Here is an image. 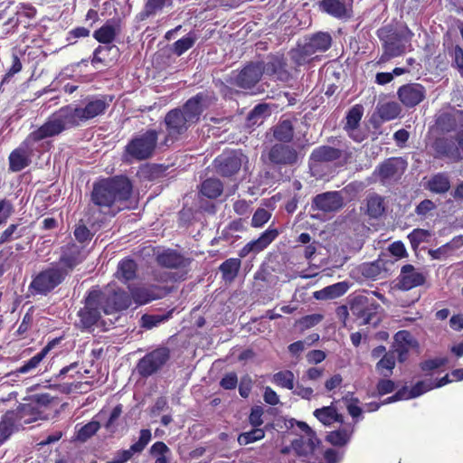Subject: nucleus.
Returning <instances> with one entry per match:
<instances>
[{"label": "nucleus", "instance_id": "obj_1", "mask_svg": "<svg viewBox=\"0 0 463 463\" xmlns=\"http://www.w3.org/2000/svg\"><path fill=\"white\" fill-rule=\"evenodd\" d=\"M132 192V182L125 175L103 178L93 184L90 202L102 212L103 209L126 203L130 199Z\"/></svg>", "mask_w": 463, "mask_h": 463}, {"label": "nucleus", "instance_id": "obj_2", "mask_svg": "<svg viewBox=\"0 0 463 463\" xmlns=\"http://www.w3.org/2000/svg\"><path fill=\"white\" fill-rule=\"evenodd\" d=\"M159 134L155 128H147L134 135L124 147L123 160L139 162L152 158L159 145Z\"/></svg>", "mask_w": 463, "mask_h": 463}, {"label": "nucleus", "instance_id": "obj_3", "mask_svg": "<svg viewBox=\"0 0 463 463\" xmlns=\"http://www.w3.org/2000/svg\"><path fill=\"white\" fill-rule=\"evenodd\" d=\"M79 111L78 106H63L49 117L37 131L46 139L59 136L67 128L79 127L83 122Z\"/></svg>", "mask_w": 463, "mask_h": 463}, {"label": "nucleus", "instance_id": "obj_4", "mask_svg": "<svg viewBox=\"0 0 463 463\" xmlns=\"http://www.w3.org/2000/svg\"><path fill=\"white\" fill-rule=\"evenodd\" d=\"M348 305L352 316L359 326L376 327L382 322L381 305L364 293H354L348 297Z\"/></svg>", "mask_w": 463, "mask_h": 463}, {"label": "nucleus", "instance_id": "obj_5", "mask_svg": "<svg viewBox=\"0 0 463 463\" xmlns=\"http://www.w3.org/2000/svg\"><path fill=\"white\" fill-rule=\"evenodd\" d=\"M44 138L37 131H32L8 156L9 171L20 172L29 166L34 156V145Z\"/></svg>", "mask_w": 463, "mask_h": 463}, {"label": "nucleus", "instance_id": "obj_6", "mask_svg": "<svg viewBox=\"0 0 463 463\" xmlns=\"http://www.w3.org/2000/svg\"><path fill=\"white\" fill-rule=\"evenodd\" d=\"M66 278L65 271L63 272L55 264H52L33 277L29 285V290L33 295L47 296Z\"/></svg>", "mask_w": 463, "mask_h": 463}, {"label": "nucleus", "instance_id": "obj_7", "mask_svg": "<svg viewBox=\"0 0 463 463\" xmlns=\"http://www.w3.org/2000/svg\"><path fill=\"white\" fill-rule=\"evenodd\" d=\"M99 294L96 293V289L91 288L84 298V306L80 308L77 313L79 317L78 327L81 330H90L98 324L104 313L101 305Z\"/></svg>", "mask_w": 463, "mask_h": 463}, {"label": "nucleus", "instance_id": "obj_8", "mask_svg": "<svg viewBox=\"0 0 463 463\" xmlns=\"http://www.w3.org/2000/svg\"><path fill=\"white\" fill-rule=\"evenodd\" d=\"M166 135L160 143L163 146H169L176 141L189 128L191 124L186 120L180 108L169 110L164 119Z\"/></svg>", "mask_w": 463, "mask_h": 463}, {"label": "nucleus", "instance_id": "obj_9", "mask_svg": "<svg viewBox=\"0 0 463 463\" xmlns=\"http://www.w3.org/2000/svg\"><path fill=\"white\" fill-rule=\"evenodd\" d=\"M215 99L213 92L207 90L201 91L190 98L183 105L181 109L186 120L193 125L199 121L202 113L204 109H208Z\"/></svg>", "mask_w": 463, "mask_h": 463}, {"label": "nucleus", "instance_id": "obj_10", "mask_svg": "<svg viewBox=\"0 0 463 463\" xmlns=\"http://www.w3.org/2000/svg\"><path fill=\"white\" fill-rule=\"evenodd\" d=\"M93 288L96 289V293L100 295V302L105 315L125 310L130 306L129 296L122 289L106 288L102 290L98 287Z\"/></svg>", "mask_w": 463, "mask_h": 463}, {"label": "nucleus", "instance_id": "obj_11", "mask_svg": "<svg viewBox=\"0 0 463 463\" xmlns=\"http://www.w3.org/2000/svg\"><path fill=\"white\" fill-rule=\"evenodd\" d=\"M246 156L240 150H226L213 161L216 173L222 177H232L239 173Z\"/></svg>", "mask_w": 463, "mask_h": 463}, {"label": "nucleus", "instance_id": "obj_12", "mask_svg": "<svg viewBox=\"0 0 463 463\" xmlns=\"http://www.w3.org/2000/svg\"><path fill=\"white\" fill-rule=\"evenodd\" d=\"M169 358L170 350L167 347L156 348L138 361L137 372L142 377H148L160 370Z\"/></svg>", "mask_w": 463, "mask_h": 463}, {"label": "nucleus", "instance_id": "obj_13", "mask_svg": "<svg viewBox=\"0 0 463 463\" xmlns=\"http://www.w3.org/2000/svg\"><path fill=\"white\" fill-rule=\"evenodd\" d=\"M86 257L87 252L83 246L69 242L61 248V255L55 265L63 272L65 271L68 277L78 265L84 261Z\"/></svg>", "mask_w": 463, "mask_h": 463}, {"label": "nucleus", "instance_id": "obj_14", "mask_svg": "<svg viewBox=\"0 0 463 463\" xmlns=\"http://www.w3.org/2000/svg\"><path fill=\"white\" fill-rule=\"evenodd\" d=\"M430 155L435 159L458 162L463 156L457 144L456 137H439L430 145Z\"/></svg>", "mask_w": 463, "mask_h": 463}, {"label": "nucleus", "instance_id": "obj_15", "mask_svg": "<svg viewBox=\"0 0 463 463\" xmlns=\"http://www.w3.org/2000/svg\"><path fill=\"white\" fill-rule=\"evenodd\" d=\"M378 36L383 39V55L387 59L401 56L405 52L406 43L409 41L405 32L411 33V31H379Z\"/></svg>", "mask_w": 463, "mask_h": 463}, {"label": "nucleus", "instance_id": "obj_16", "mask_svg": "<svg viewBox=\"0 0 463 463\" xmlns=\"http://www.w3.org/2000/svg\"><path fill=\"white\" fill-rule=\"evenodd\" d=\"M112 100L113 96L110 95H91L86 97L82 101V106H78L83 122L105 114Z\"/></svg>", "mask_w": 463, "mask_h": 463}, {"label": "nucleus", "instance_id": "obj_17", "mask_svg": "<svg viewBox=\"0 0 463 463\" xmlns=\"http://www.w3.org/2000/svg\"><path fill=\"white\" fill-rule=\"evenodd\" d=\"M331 36L326 32L319 31L314 33L304 44H298V49L294 51V57L298 61H305L307 57L317 52H325L331 46Z\"/></svg>", "mask_w": 463, "mask_h": 463}, {"label": "nucleus", "instance_id": "obj_18", "mask_svg": "<svg viewBox=\"0 0 463 463\" xmlns=\"http://www.w3.org/2000/svg\"><path fill=\"white\" fill-rule=\"evenodd\" d=\"M407 164L402 157H390L382 162L374 170L382 184L398 181L406 170Z\"/></svg>", "mask_w": 463, "mask_h": 463}, {"label": "nucleus", "instance_id": "obj_19", "mask_svg": "<svg viewBox=\"0 0 463 463\" xmlns=\"http://www.w3.org/2000/svg\"><path fill=\"white\" fill-rule=\"evenodd\" d=\"M264 73L261 62H248L232 79V84L244 90H250L260 80Z\"/></svg>", "mask_w": 463, "mask_h": 463}, {"label": "nucleus", "instance_id": "obj_20", "mask_svg": "<svg viewBox=\"0 0 463 463\" xmlns=\"http://www.w3.org/2000/svg\"><path fill=\"white\" fill-rule=\"evenodd\" d=\"M267 157L274 165H294L298 161V153L294 146L287 143H276L268 150Z\"/></svg>", "mask_w": 463, "mask_h": 463}, {"label": "nucleus", "instance_id": "obj_21", "mask_svg": "<svg viewBox=\"0 0 463 463\" xmlns=\"http://www.w3.org/2000/svg\"><path fill=\"white\" fill-rule=\"evenodd\" d=\"M33 408L29 404H24L17 411H7L0 420V445L4 444L17 429V421L30 413Z\"/></svg>", "mask_w": 463, "mask_h": 463}, {"label": "nucleus", "instance_id": "obj_22", "mask_svg": "<svg viewBox=\"0 0 463 463\" xmlns=\"http://www.w3.org/2000/svg\"><path fill=\"white\" fill-rule=\"evenodd\" d=\"M279 232L276 228L269 227L259 238L246 243L240 250L239 257L245 258L249 254H258L269 247L279 236Z\"/></svg>", "mask_w": 463, "mask_h": 463}, {"label": "nucleus", "instance_id": "obj_23", "mask_svg": "<svg viewBox=\"0 0 463 463\" xmlns=\"http://www.w3.org/2000/svg\"><path fill=\"white\" fill-rule=\"evenodd\" d=\"M425 283L426 276L422 272L411 264H405L401 269L396 286L399 289L408 291Z\"/></svg>", "mask_w": 463, "mask_h": 463}, {"label": "nucleus", "instance_id": "obj_24", "mask_svg": "<svg viewBox=\"0 0 463 463\" xmlns=\"http://www.w3.org/2000/svg\"><path fill=\"white\" fill-rule=\"evenodd\" d=\"M156 261L162 268L182 269H186L192 260L174 249H166L156 254Z\"/></svg>", "mask_w": 463, "mask_h": 463}, {"label": "nucleus", "instance_id": "obj_25", "mask_svg": "<svg viewBox=\"0 0 463 463\" xmlns=\"http://www.w3.org/2000/svg\"><path fill=\"white\" fill-rule=\"evenodd\" d=\"M354 0H321L319 9L337 19L346 20L353 15Z\"/></svg>", "mask_w": 463, "mask_h": 463}, {"label": "nucleus", "instance_id": "obj_26", "mask_svg": "<svg viewBox=\"0 0 463 463\" xmlns=\"http://www.w3.org/2000/svg\"><path fill=\"white\" fill-rule=\"evenodd\" d=\"M344 205V199L338 191L326 192L316 195L312 200V209L324 213L335 212Z\"/></svg>", "mask_w": 463, "mask_h": 463}, {"label": "nucleus", "instance_id": "obj_27", "mask_svg": "<svg viewBox=\"0 0 463 463\" xmlns=\"http://www.w3.org/2000/svg\"><path fill=\"white\" fill-rule=\"evenodd\" d=\"M401 102L407 108L420 104L426 96L425 88L419 83H408L401 86L397 91Z\"/></svg>", "mask_w": 463, "mask_h": 463}, {"label": "nucleus", "instance_id": "obj_28", "mask_svg": "<svg viewBox=\"0 0 463 463\" xmlns=\"http://www.w3.org/2000/svg\"><path fill=\"white\" fill-rule=\"evenodd\" d=\"M352 157V152L349 149H339L330 146H320L315 148L310 159L317 163L333 162L344 158L347 161Z\"/></svg>", "mask_w": 463, "mask_h": 463}, {"label": "nucleus", "instance_id": "obj_29", "mask_svg": "<svg viewBox=\"0 0 463 463\" xmlns=\"http://www.w3.org/2000/svg\"><path fill=\"white\" fill-rule=\"evenodd\" d=\"M411 334L407 330H401L394 335L393 350L394 354H397V359L400 363L407 360L410 349L414 345Z\"/></svg>", "mask_w": 463, "mask_h": 463}, {"label": "nucleus", "instance_id": "obj_30", "mask_svg": "<svg viewBox=\"0 0 463 463\" xmlns=\"http://www.w3.org/2000/svg\"><path fill=\"white\" fill-rule=\"evenodd\" d=\"M261 63L264 73L267 75L275 76L279 80H284L288 77L287 62L283 55H269L267 61Z\"/></svg>", "mask_w": 463, "mask_h": 463}, {"label": "nucleus", "instance_id": "obj_31", "mask_svg": "<svg viewBox=\"0 0 463 463\" xmlns=\"http://www.w3.org/2000/svg\"><path fill=\"white\" fill-rule=\"evenodd\" d=\"M59 342V339H53L50 341L39 353L26 361L23 365L16 368L14 373L24 374L38 367L40 363L45 358L47 354L53 348V346Z\"/></svg>", "mask_w": 463, "mask_h": 463}, {"label": "nucleus", "instance_id": "obj_32", "mask_svg": "<svg viewBox=\"0 0 463 463\" xmlns=\"http://www.w3.org/2000/svg\"><path fill=\"white\" fill-rule=\"evenodd\" d=\"M134 301L138 305H145L163 296L161 288L157 286L136 288L131 291Z\"/></svg>", "mask_w": 463, "mask_h": 463}, {"label": "nucleus", "instance_id": "obj_33", "mask_svg": "<svg viewBox=\"0 0 463 463\" xmlns=\"http://www.w3.org/2000/svg\"><path fill=\"white\" fill-rule=\"evenodd\" d=\"M349 288L345 281L337 282L314 292V298L317 300L335 299L344 296Z\"/></svg>", "mask_w": 463, "mask_h": 463}, {"label": "nucleus", "instance_id": "obj_34", "mask_svg": "<svg viewBox=\"0 0 463 463\" xmlns=\"http://www.w3.org/2000/svg\"><path fill=\"white\" fill-rule=\"evenodd\" d=\"M463 246V239L460 236L454 237L450 241L442 246L429 250V255L432 260H446L453 255L454 251Z\"/></svg>", "mask_w": 463, "mask_h": 463}, {"label": "nucleus", "instance_id": "obj_35", "mask_svg": "<svg viewBox=\"0 0 463 463\" xmlns=\"http://www.w3.org/2000/svg\"><path fill=\"white\" fill-rule=\"evenodd\" d=\"M294 126L290 119H281L273 128L274 138L279 143H290L294 137Z\"/></svg>", "mask_w": 463, "mask_h": 463}, {"label": "nucleus", "instance_id": "obj_36", "mask_svg": "<svg viewBox=\"0 0 463 463\" xmlns=\"http://www.w3.org/2000/svg\"><path fill=\"white\" fill-rule=\"evenodd\" d=\"M463 122V110H457L455 113L440 114L436 124L442 132H451L458 128V122Z\"/></svg>", "mask_w": 463, "mask_h": 463}, {"label": "nucleus", "instance_id": "obj_37", "mask_svg": "<svg viewBox=\"0 0 463 463\" xmlns=\"http://www.w3.org/2000/svg\"><path fill=\"white\" fill-rule=\"evenodd\" d=\"M314 416L324 425L330 426L335 422L343 423L344 417L334 406H325L315 410Z\"/></svg>", "mask_w": 463, "mask_h": 463}, {"label": "nucleus", "instance_id": "obj_38", "mask_svg": "<svg viewBox=\"0 0 463 463\" xmlns=\"http://www.w3.org/2000/svg\"><path fill=\"white\" fill-rule=\"evenodd\" d=\"M425 188L434 194H445L450 189V181L446 173L433 175Z\"/></svg>", "mask_w": 463, "mask_h": 463}, {"label": "nucleus", "instance_id": "obj_39", "mask_svg": "<svg viewBox=\"0 0 463 463\" xmlns=\"http://www.w3.org/2000/svg\"><path fill=\"white\" fill-rule=\"evenodd\" d=\"M172 0H146L144 9L137 15V19L143 21L159 14L165 6H170Z\"/></svg>", "mask_w": 463, "mask_h": 463}, {"label": "nucleus", "instance_id": "obj_40", "mask_svg": "<svg viewBox=\"0 0 463 463\" xmlns=\"http://www.w3.org/2000/svg\"><path fill=\"white\" fill-rule=\"evenodd\" d=\"M137 264L131 258L122 259L118 265V279L128 282L133 280L137 277Z\"/></svg>", "mask_w": 463, "mask_h": 463}, {"label": "nucleus", "instance_id": "obj_41", "mask_svg": "<svg viewBox=\"0 0 463 463\" xmlns=\"http://www.w3.org/2000/svg\"><path fill=\"white\" fill-rule=\"evenodd\" d=\"M241 266V259L230 258L224 260L219 267L222 278L226 282H232L240 271Z\"/></svg>", "mask_w": 463, "mask_h": 463}, {"label": "nucleus", "instance_id": "obj_42", "mask_svg": "<svg viewBox=\"0 0 463 463\" xmlns=\"http://www.w3.org/2000/svg\"><path fill=\"white\" fill-rule=\"evenodd\" d=\"M222 192L223 184L217 178H207L201 184L200 193L209 199L218 198Z\"/></svg>", "mask_w": 463, "mask_h": 463}, {"label": "nucleus", "instance_id": "obj_43", "mask_svg": "<svg viewBox=\"0 0 463 463\" xmlns=\"http://www.w3.org/2000/svg\"><path fill=\"white\" fill-rule=\"evenodd\" d=\"M359 270L365 279L376 280L384 270V262L381 259L372 262H365L359 267Z\"/></svg>", "mask_w": 463, "mask_h": 463}, {"label": "nucleus", "instance_id": "obj_44", "mask_svg": "<svg viewBox=\"0 0 463 463\" xmlns=\"http://www.w3.org/2000/svg\"><path fill=\"white\" fill-rule=\"evenodd\" d=\"M396 358L394 352L389 351L376 364V371L383 377L387 378L392 374L395 367Z\"/></svg>", "mask_w": 463, "mask_h": 463}, {"label": "nucleus", "instance_id": "obj_45", "mask_svg": "<svg viewBox=\"0 0 463 463\" xmlns=\"http://www.w3.org/2000/svg\"><path fill=\"white\" fill-rule=\"evenodd\" d=\"M173 310L165 314H144L140 318V326L148 330L152 329L171 318Z\"/></svg>", "mask_w": 463, "mask_h": 463}, {"label": "nucleus", "instance_id": "obj_46", "mask_svg": "<svg viewBox=\"0 0 463 463\" xmlns=\"http://www.w3.org/2000/svg\"><path fill=\"white\" fill-rule=\"evenodd\" d=\"M401 112V106L395 101L385 102L377 106V113L383 121L396 118Z\"/></svg>", "mask_w": 463, "mask_h": 463}, {"label": "nucleus", "instance_id": "obj_47", "mask_svg": "<svg viewBox=\"0 0 463 463\" xmlns=\"http://www.w3.org/2000/svg\"><path fill=\"white\" fill-rule=\"evenodd\" d=\"M245 219L238 218L232 222H230L227 226L223 228L221 234V239L223 241H230L232 239H238L239 236L235 235V232H242L246 231V227L244 225Z\"/></svg>", "mask_w": 463, "mask_h": 463}, {"label": "nucleus", "instance_id": "obj_48", "mask_svg": "<svg viewBox=\"0 0 463 463\" xmlns=\"http://www.w3.org/2000/svg\"><path fill=\"white\" fill-rule=\"evenodd\" d=\"M24 231H25V227H22L21 224H19V223L9 224L0 233V245L9 243L14 240L22 238Z\"/></svg>", "mask_w": 463, "mask_h": 463}, {"label": "nucleus", "instance_id": "obj_49", "mask_svg": "<svg viewBox=\"0 0 463 463\" xmlns=\"http://www.w3.org/2000/svg\"><path fill=\"white\" fill-rule=\"evenodd\" d=\"M385 211L383 199L378 194L367 199V214L372 218H379Z\"/></svg>", "mask_w": 463, "mask_h": 463}, {"label": "nucleus", "instance_id": "obj_50", "mask_svg": "<svg viewBox=\"0 0 463 463\" xmlns=\"http://www.w3.org/2000/svg\"><path fill=\"white\" fill-rule=\"evenodd\" d=\"M14 259L15 254L11 246L0 250V278L13 267Z\"/></svg>", "mask_w": 463, "mask_h": 463}, {"label": "nucleus", "instance_id": "obj_51", "mask_svg": "<svg viewBox=\"0 0 463 463\" xmlns=\"http://www.w3.org/2000/svg\"><path fill=\"white\" fill-rule=\"evenodd\" d=\"M363 117V108L360 105L352 107L345 117V129L355 130Z\"/></svg>", "mask_w": 463, "mask_h": 463}, {"label": "nucleus", "instance_id": "obj_52", "mask_svg": "<svg viewBox=\"0 0 463 463\" xmlns=\"http://www.w3.org/2000/svg\"><path fill=\"white\" fill-rule=\"evenodd\" d=\"M265 437V431L260 428H254L246 432L240 433L237 441L241 446H246L248 444L259 441Z\"/></svg>", "mask_w": 463, "mask_h": 463}, {"label": "nucleus", "instance_id": "obj_53", "mask_svg": "<svg viewBox=\"0 0 463 463\" xmlns=\"http://www.w3.org/2000/svg\"><path fill=\"white\" fill-rule=\"evenodd\" d=\"M294 381V373L289 370L279 371L273 375V383L288 390H293Z\"/></svg>", "mask_w": 463, "mask_h": 463}, {"label": "nucleus", "instance_id": "obj_54", "mask_svg": "<svg viewBox=\"0 0 463 463\" xmlns=\"http://www.w3.org/2000/svg\"><path fill=\"white\" fill-rule=\"evenodd\" d=\"M196 40V37L190 31L183 38L177 40L174 43L173 52L177 56L182 55L187 50L193 47Z\"/></svg>", "mask_w": 463, "mask_h": 463}, {"label": "nucleus", "instance_id": "obj_55", "mask_svg": "<svg viewBox=\"0 0 463 463\" xmlns=\"http://www.w3.org/2000/svg\"><path fill=\"white\" fill-rule=\"evenodd\" d=\"M100 429V423L97 420H91L80 427L77 431V439L82 442L87 441L94 436Z\"/></svg>", "mask_w": 463, "mask_h": 463}, {"label": "nucleus", "instance_id": "obj_56", "mask_svg": "<svg viewBox=\"0 0 463 463\" xmlns=\"http://www.w3.org/2000/svg\"><path fill=\"white\" fill-rule=\"evenodd\" d=\"M350 439V434L345 429H340L328 433L326 440L334 446H345Z\"/></svg>", "mask_w": 463, "mask_h": 463}, {"label": "nucleus", "instance_id": "obj_57", "mask_svg": "<svg viewBox=\"0 0 463 463\" xmlns=\"http://www.w3.org/2000/svg\"><path fill=\"white\" fill-rule=\"evenodd\" d=\"M123 412V405L121 403L117 404L111 411L108 420L105 422V429L110 433L117 431V421L120 418Z\"/></svg>", "mask_w": 463, "mask_h": 463}, {"label": "nucleus", "instance_id": "obj_58", "mask_svg": "<svg viewBox=\"0 0 463 463\" xmlns=\"http://www.w3.org/2000/svg\"><path fill=\"white\" fill-rule=\"evenodd\" d=\"M430 233L429 231L424 229H414L409 235L408 239L410 241L411 246L413 250H417L420 244L425 241L428 237H430Z\"/></svg>", "mask_w": 463, "mask_h": 463}, {"label": "nucleus", "instance_id": "obj_59", "mask_svg": "<svg viewBox=\"0 0 463 463\" xmlns=\"http://www.w3.org/2000/svg\"><path fill=\"white\" fill-rule=\"evenodd\" d=\"M271 213L268 210L258 208L252 215L250 224L254 228H261L269 221Z\"/></svg>", "mask_w": 463, "mask_h": 463}, {"label": "nucleus", "instance_id": "obj_60", "mask_svg": "<svg viewBox=\"0 0 463 463\" xmlns=\"http://www.w3.org/2000/svg\"><path fill=\"white\" fill-rule=\"evenodd\" d=\"M14 212V208L10 200L6 198L0 200V226L7 222Z\"/></svg>", "mask_w": 463, "mask_h": 463}, {"label": "nucleus", "instance_id": "obj_61", "mask_svg": "<svg viewBox=\"0 0 463 463\" xmlns=\"http://www.w3.org/2000/svg\"><path fill=\"white\" fill-rule=\"evenodd\" d=\"M433 389L431 381H419L410 390L409 397L416 398Z\"/></svg>", "mask_w": 463, "mask_h": 463}, {"label": "nucleus", "instance_id": "obj_62", "mask_svg": "<svg viewBox=\"0 0 463 463\" xmlns=\"http://www.w3.org/2000/svg\"><path fill=\"white\" fill-rule=\"evenodd\" d=\"M292 448L298 455H307L314 450L315 445L311 438L307 444L301 438L292 441Z\"/></svg>", "mask_w": 463, "mask_h": 463}, {"label": "nucleus", "instance_id": "obj_63", "mask_svg": "<svg viewBox=\"0 0 463 463\" xmlns=\"http://www.w3.org/2000/svg\"><path fill=\"white\" fill-rule=\"evenodd\" d=\"M73 234L80 243L90 241L93 237L90 229L83 223H79L75 226Z\"/></svg>", "mask_w": 463, "mask_h": 463}, {"label": "nucleus", "instance_id": "obj_64", "mask_svg": "<svg viewBox=\"0 0 463 463\" xmlns=\"http://www.w3.org/2000/svg\"><path fill=\"white\" fill-rule=\"evenodd\" d=\"M151 439V431L147 429H143L140 430L139 439L137 442L132 444V450L135 452H141L148 444Z\"/></svg>", "mask_w": 463, "mask_h": 463}]
</instances>
